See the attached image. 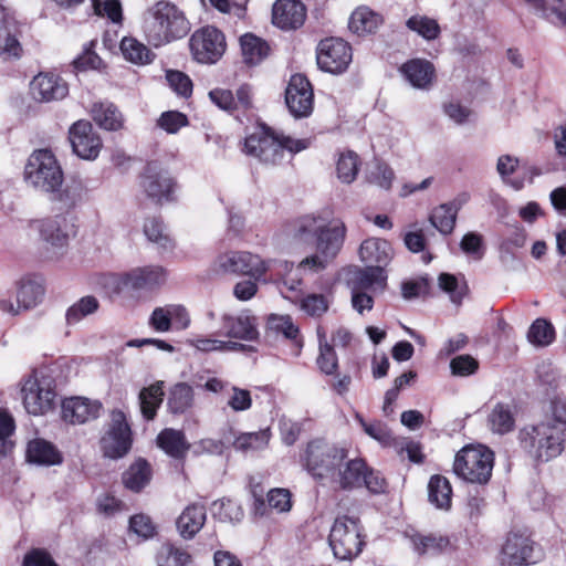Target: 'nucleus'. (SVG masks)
Here are the masks:
<instances>
[{"label": "nucleus", "mask_w": 566, "mask_h": 566, "mask_svg": "<svg viewBox=\"0 0 566 566\" xmlns=\"http://www.w3.org/2000/svg\"><path fill=\"white\" fill-rule=\"evenodd\" d=\"M346 233L345 222L331 218L326 211L303 214L287 228V235L296 247L314 248L315 252L298 264L300 269L314 272L326 269L336 259L343 249Z\"/></svg>", "instance_id": "1"}, {"label": "nucleus", "mask_w": 566, "mask_h": 566, "mask_svg": "<svg viewBox=\"0 0 566 566\" xmlns=\"http://www.w3.org/2000/svg\"><path fill=\"white\" fill-rule=\"evenodd\" d=\"M221 327L224 336L244 342H254L260 335L258 318L249 310L238 314H223Z\"/></svg>", "instance_id": "18"}, {"label": "nucleus", "mask_w": 566, "mask_h": 566, "mask_svg": "<svg viewBox=\"0 0 566 566\" xmlns=\"http://www.w3.org/2000/svg\"><path fill=\"white\" fill-rule=\"evenodd\" d=\"M69 139L73 153L85 160H94L98 157L103 147L99 135L87 120H77L69 130Z\"/></svg>", "instance_id": "17"}, {"label": "nucleus", "mask_w": 566, "mask_h": 566, "mask_svg": "<svg viewBox=\"0 0 566 566\" xmlns=\"http://www.w3.org/2000/svg\"><path fill=\"white\" fill-rule=\"evenodd\" d=\"M189 46L195 61L201 64H214L224 54L227 43L220 30L208 25L192 33Z\"/></svg>", "instance_id": "12"}, {"label": "nucleus", "mask_w": 566, "mask_h": 566, "mask_svg": "<svg viewBox=\"0 0 566 566\" xmlns=\"http://www.w3.org/2000/svg\"><path fill=\"white\" fill-rule=\"evenodd\" d=\"M305 19L306 8L300 0H276L273 4L272 22L282 30H296Z\"/></svg>", "instance_id": "21"}, {"label": "nucleus", "mask_w": 566, "mask_h": 566, "mask_svg": "<svg viewBox=\"0 0 566 566\" xmlns=\"http://www.w3.org/2000/svg\"><path fill=\"white\" fill-rule=\"evenodd\" d=\"M316 57L319 69L338 74L344 72L352 62V48L342 39H325L318 44Z\"/></svg>", "instance_id": "14"}, {"label": "nucleus", "mask_w": 566, "mask_h": 566, "mask_svg": "<svg viewBox=\"0 0 566 566\" xmlns=\"http://www.w3.org/2000/svg\"><path fill=\"white\" fill-rule=\"evenodd\" d=\"M212 515L221 522H239L243 517L241 505L230 499H222L212 503Z\"/></svg>", "instance_id": "53"}, {"label": "nucleus", "mask_w": 566, "mask_h": 566, "mask_svg": "<svg viewBox=\"0 0 566 566\" xmlns=\"http://www.w3.org/2000/svg\"><path fill=\"white\" fill-rule=\"evenodd\" d=\"M149 326L158 333H167L171 328L186 329L190 324V317L180 304H168L154 308L149 319Z\"/></svg>", "instance_id": "20"}, {"label": "nucleus", "mask_w": 566, "mask_h": 566, "mask_svg": "<svg viewBox=\"0 0 566 566\" xmlns=\"http://www.w3.org/2000/svg\"><path fill=\"white\" fill-rule=\"evenodd\" d=\"M382 22L381 14L363 6L352 13L348 27L354 33L364 35L376 32Z\"/></svg>", "instance_id": "33"}, {"label": "nucleus", "mask_w": 566, "mask_h": 566, "mask_svg": "<svg viewBox=\"0 0 566 566\" xmlns=\"http://www.w3.org/2000/svg\"><path fill=\"white\" fill-rule=\"evenodd\" d=\"M413 551L419 555H434L441 553L449 546V539L433 534H412L410 537Z\"/></svg>", "instance_id": "43"}, {"label": "nucleus", "mask_w": 566, "mask_h": 566, "mask_svg": "<svg viewBox=\"0 0 566 566\" xmlns=\"http://www.w3.org/2000/svg\"><path fill=\"white\" fill-rule=\"evenodd\" d=\"M99 303L95 296L87 295L80 298L69 307L65 314L67 325H75L84 317L94 314L98 310Z\"/></svg>", "instance_id": "48"}, {"label": "nucleus", "mask_w": 566, "mask_h": 566, "mask_svg": "<svg viewBox=\"0 0 566 566\" xmlns=\"http://www.w3.org/2000/svg\"><path fill=\"white\" fill-rule=\"evenodd\" d=\"M44 296V287L36 280H22L17 291V303L10 298L0 300V311L10 315H19L21 311L35 307Z\"/></svg>", "instance_id": "19"}, {"label": "nucleus", "mask_w": 566, "mask_h": 566, "mask_svg": "<svg viewBox=\"0 0 566 566\" xmlns=\"http://www.w3.org/2000/svg\"><path fill=\"white\" fill-rule=\"evenodd\" d=\"M206 507L202 504H189L177 518V528L184 538H192L205 525Z\"/></svg>", "instance_id": "32"}, {"label": "nucleus", "mask_w": 566, "mask_h": 566, "mask_svg": "<svg viewBox=\"0 0 566 566\" xmlns=\"http://www.w3.org/2000/svg\"><path fill=\"white\" fill-rule=\"evenodd\" d=\"M467 201L468 196L461 195L451 202L440 205L430 214V223L441 234H450L454 229L458 212Z\"/></svg>", "instance_id": "27"}, {"label": "nucleus", "mask_w": 566, "mask_h": 566, "mask_svg": "<svg viewBox=\"0 0 566 566\" xmlns=\"http://www.w3.org/2000/svg\"><path fill=\"white\" fill-rule=\"evenodd\" d=\"M27 458L41 465H54L62 461L60 452L49 441L34 439L28 443Z\"/></svg>", "instance_id": "36"}, {"label": "nucleus", "mask_w": 566, "mask_h": 566, "mask_svg": "<svg viewBox=\"0 0 566 566\" xmlns=\"http://www.w3.org/2000/svg\"><path fill=\"white\" fill-rule=\"evenodd\" d=\"M150 479V464L143 459L134 462L123 474L124 485L134 492H139L149 483Z\"/></svg>", "instance_id": "38"}, {"label": "nucleus", "mask_w": 566, "mask_h": 566, "mask_svg": "<svg viewBox=\"0 0 566 566\" xmlns=\"http://www.w3.org/2000/svg\"><path fill=\"white\" fill-rule=\"evenodd\" d=\"M405 78L415 88L428 90L432 85L436 70L431 62L423 59H413L400 67Z\"/></svg>", "instance_id": "28"}, {"label": "nucleus", "mask_w": 566, "mask_h": 566, "mask_svg": "<svg viewBox=\"0 0 566 566\" xmlns=\"http://www.w3.org/2000/svg\"><path fill=\"white\" fill-rule=\"evenodd\" d=\"M319 340V355L316 359L319 370L326 375H333L338 367L337 355L332 345L326 340L325 333L317 329Z\"/></svg>", "instance_id": "49"}, {"label": "nucleus", "mask_w": 566, "mask_h": 566, "mask_svg": "<svg viewBox=\"0 0 566 566\" xmlns=\"http://www.w3.org/2000/svg\"><path fill=\"white\" fill-rule=\"evenodd\" d=\"M30 91L35 101L51 102L64 98L69 88L57 75L40 73L30 83Z\"/></svg>", "instance_id": "22"}, {"label": "nucleus", "mask_w": 566, "mask_h": 566, "mask_svg": "<svg viewBox=\"0 0 566 566\" xmlns=\"http://www.w3.org/2000/svg\"><path fill=\"white\" fill-rule=\"evenodd\" d=\"M438 283L440 289L450 295L454 304H460L468 292L467 284L460 283L454 275L449 273H441Z\"/></svg>", "instance_id": "56"}, {"label": "nucleus", "mask_w": 566, "mask_h": 566, "mask_svg": "<svg viewBox=\"0 0 566 566\" xmlns=\"http://www.w3.org/2000/svg\"><path fill=\"white\" fill-rule=\"evenodd\" d=\"M301 464L319 485L350 491L361 476L363 459L349 458L344 446L314 439L301 453Z\"/></svg>", "instance_id": "2"}, {"label": "nucleus", "mask_w": 566, "mask_h": 566, "mask_svg": "<svg viewBox=\"0 0 566 566\" xmlns=\"http://www.w3.org/2000/svg\"><path fill=\"white\" fill-rule=\"evenodd\" d=\"M268 505L277 513L289 512L292 507L291 493L286 489H273L268 493Z\"/></svg>", "instance_id": "64"}, {"label": "nucleus", "mask_w": 566, "mask_h": 566, "mask_svg": "<svg viewBox=\"0 0 566 566\" xmlns=\"http://www.w3.org/2000/svg\"><path fill=\"white\" fill-rule=\"evenodd\" d=\"M96 15L106 17L114 23H120L123 19L122 4L119 0H92Z\"/></svg>", "instance_id": "58"}, {"label": "nucleus", "mask_w": 566, "mask_h": 566, "mask_svg": "<svg viewBox=\"0 0 566 566\" xmlns=\"http://www.w3.org/2000/svg\"><path fill=\"white\" fill-rule=\"evenodd\" d=\"M188 124L187 116L177 111L164 112L157 120V125L168 134H176Z\"/></svg>", "instance_id": "61"}, {"label": "nucleus", "mask_w": 566, "mask_h": 566, "mask_svg": "<svg viewBox=\"0 0 566 566\" xmlns=\"http://www.w3.org/2000/svg\"><path fill=\"white\" fill-rule=\"evenodd\" d=\"M163 381H157L139 392L140 411L145 419L151 420L157 413V409L163 402L164 391Z\"/></svg>", "instance_id": "40"}, {"label": "nucleus", "mask_w": 566, "mask_h": 566, "mask_svg": "<svg viewBox=\"0 0 566 566\" xmlns=\"http://www.w3.org/2000/svg\"><path fill=\"white\" fill-rule=\"evenodd\" d=\"M406 27L427 41H433L440 36L441 29L438 21L422 14H413L406 21Z\"/></svg>", "instance_id": "44"}, {"label": "nucleus", "mask_w": 566, "mask_h": 566, "mask_svg": "<svg viewBox=\"0 0 566 566\" xmlns=\"http://www.w3.org/2000/svg\"><path fill=\"white\" fill-rule=\"evenodd\" d=\"M24 181L28 186L50 195L64 181L63 170L51 150H34L24 167Z\"/></svg>", "instance_id": "7"}, {"label": "nucleus", "mask_w": 566, "mask_h": 566, "mask_svg": "<svg viewBox=\"0 0 566 566\" xmlns=\"http://www.w3.org/2000/svg\"><path fill=\"white\" fill-rule=\"evenodd\" d=\"M165 281L166 272L158 265L133 269L124 277V284L134 290H153L164 284Z\"/></svg>", "instance_id": "25"}, {"label": "nucleus", "mask_w": 566, "mask_h": 566, "mask_svg": "<svg viewBox=\"0 0 566 566\" xmlns=\"http://www.w3.org/2000/svg\"><path fill=\"white\" fill-rule=\"evenodd\" d=\"M101 403L87 398L73 397L62 402V417L70 423H84L96 419L101 411Z\"/></svg>", "instance_id": "24"}, {"label": "nucleus", "mask_w": 566, "mask_h": 566, "mask_svg": "<svg viewBox=\"0 0 566 566\" xmlns=\"http://www.w3.org/2000/svg\"><path fill=\"white\" fill-rule=\"evenodd\" d=\"M527 339L535 346H547L555 339L553 325L544 318H537L527 332Z\"/></svg>", "instance_id": "52"}, {"label": "nucleus", "mask_w": 566, "mask_h": 566, "mask_svg": "<svg viewBox=\"0 0 566 566\" xmlns=\"http://www.w3.org/2000/svg\"><path fill=\"white\" fill-rule=\"evenodd\" d=\"M394 251L387 240L369 238L363 241L359 248V258L363 262L373 266H385L391 261Z\"/></svg>", "instance_id": "29"}, {"label": "nucleus", "mask_w": 566, "mask_h": 566, "mask_svg": "<svg viewBox=\"0 0 566 566\" xmlns=\"http://www.w3.org/2000/svg\"><path fill=\"white\" fill-rule=\"evenodd\" d=\"M517 407L513 402H496L488 415V427L496 434H506L514 430Z\"/></svg>", "instance_id": "30"}, {"label": "nucleus", "mask_w": 566, "mask_h": 566, "mask_svg": "<svg viewBox=\"0 0 566 566\" xmlns=\"http://www.w3.org/2000/svg\"><path fill=\"white\" fill-rule=\"evenodd\" d=\"M144 233L149 241L157 243L165 250H169L174 247L171 239L165 232L163 223L155 218L145 221Z\"/></svg>", "instance_id": "57"}, {"label": "nucleus", "mask_w": 566, "mask_h": 566, "mask_svg": "<svg viewBox=\"0 0 566 566\" xmlns=\"http://www.w3.org/2000/svg\"><path fill=\"white\" fill-rule=\"evenodd\" d=\"M22 54V45L18 39L15 21L0 9V56L8 61L19 59Z\"/></svg>", "instance_id": "26"}, {"label": "nucleus", "mask_w": 566, "mask_h": 566, "mask_svg": "<svg viewBox=\"0 0 566 566\" xmlns=\"http://www.w3.org/2000/svg\"><path fill=\"white\" fill-rule=\"evenodd\" d=\"M517 441L521 449L537 462H547L564 450V429L557 423L541 422L520 429Z\"/></svg>", "instance_id": "6"}, {"label": "nucleus", "mask_w": 566, "mask_h": 566, "mask_svg": "<svg viewBox=\"0 0 566 566\" xmlns=\"http://www.w3.org/2000/svg\"><path fill=\"white\" fill-rule=\"evenodd\" d=\"M366 486L373 493H381L385 491V480L374 471L369 470L366 462L363 460L361 476L357 484L353 485L350 490Z\"/></svg>", "instance_id": "62"}, {"label": "nucleus", "mask_w": 566, "mask_h": 566, "mask_svg": "<svg viewBox=\"0 0 566 566\" xmlns=\"http://www.w3.org/2000/svg\"><path fill=\"white\" fill-rule=\"evenodd\" d=\"M273 262L263 260L248 251H231L219 255L214 261V270L221 273L247 275L261 280L271 269Z\"/></svg>", "instance_id": "10"}, {"label": "nucleus", "mask_w": 566, "mask_h": 566, "mask_svg": "<svg viewBox=\"0 0 566 566\" xmlns=\"http://www.w3.org/2000/svg\"><path fill=\"white\" fill-rule=\"evenodd\" d=\"M86 195V189L82 181L71 180L65 185L56 187V191L50 192L51 199L60 202L65 208H72L80 203Z\"/></svg>", "instance_id": "39"}, {"label": "nucleus", "mask_w": 566, "mask_h": 566, "mask_svg": "<svg viewBox=\"0 0 566 566\" xmlns=\"http://www.w3.org/2000/svg\"><path fill=\"white\" fill-rule=\"evenodd\" d=\"M41 239L52 249L62 250L69 242V223L63 214L35 221Z\"/></svg>", "instance_id": "23"}, {"label": "nucleus", "mask_w": 566, "mask_h": 566, "mask_svg": "<svg viewBox=\"0 0 566 566\" xmlns=\"http://www.w3.org/2000/svg\"><path fill=\"white\" fill-rule=\"evenodd\" d=\"M191 556L181 548L174 546L163 547L157 555L158 566H187Z\"/></svg>", "instance_id": "55"}, {"label": "nucleus", "mask_w": 566, "mask_h": 566, "mask_svg": "<svg viewBox=\"0 0 566 566\" xmlns=\"http://www.w3.org/2000/svg\"><path fill=\"white\" fill-rule=\"evenodd\" d=\"M310 145V138H293L262 126L245 138L244 153L263 165L277 166L290 161Z\"/></svg>", "instance_id": "3"}, {"label": "nucleus", "mask_w": 566, "mask_h": 566, "mask_svg": "<svg viewBox=\"0 0 566 566\" xmlns=\"http://www.w3.org/2000/svg\"><path fill=\"white\" fill-rule=\"evenodd\" d=\"M537 17L566 29V0H545Z\"/></svg>", "instance_id": "51"}, {"label": "nucleus", "mask_w": 566, "mask_h": 566, "mask_svg": "<svg viewBox=\"0 0 566 566\" xmlns=\"http://www.w3.org/2000/svg\"><path fill=\"white\" fill-rule=\"evenodd\" d=\"M15 429L14 420L6 411L0 410V455H6L13 448V442L10 440Z\"/></svg>", "instance_id": "59"}, {"label": "nucleus", "mask_w": 566, "mask_h": 566, "mask_svg": "<svg viewBox=\"0 0 566 566\" xmlns=\"http://www.w3.org/2000/svg\"><path fill=\"white\" fill-rule=\"evenodd\" d=\"M157 444L168 455L175 459H182L190 449L185 433L180 430L167 428L157 436Z\"/></svg>", "instance_id": "34"}, {"label": "nucleus", "mask_w": 566, "mask_h": 566, "mask_svg": "<svg viewBox=\"0 0 566 566\" xmlns=\"http://www.w3.org/2000/svg\"><path fill=\"white\" fill-rule=\"evenodd\" d=\"M313 88L302 74L291 76L285 91V103L295 118L307 117L313 112Z\"/></svg>", "instance_id": "16"}, {"label": "nucleus", "mask_w": 566, "mask_h": 566, "mask_svg": "<svg viewBox=\"0 0 566 566\" xmlns=\"http://www.w3.org/2000/svg\"><path fill=\"white\" fill-rule=\"evenodd\" d=\"M328 543L336 558L350 560L357 557L365 545L359 520L347 515L336 517Z\"/></svg>", "instance_id": "9"}, {"label": "nucleus", "mask_w": 566, "mask_h": 566, "mask_svg": "<svg viewBox=\"0 0 566 566\" xmlns=\"http://www.w3.org/2000/svg\"><path fill=\"white\" fill-rule=\"evenodd\" d=\"M359 157L354 151H345L339 155L336 163V175L340 182L349 185L352 184L359 171Z\"/></svg>", "instance_id": "47"}, {"label": "nucleus", "mask_w": 566, "mask_h": 566, "mask_svg": "<svg viewBox=\"0 0 566 566\" xmlns=\"http://www.w3.org/2000/svg\"><path fill=\"white\" fill-rule=\"evenodd\" d=\"M270 437L269 429L241 433L235 438L233 448L244 453L260 451L268 447Z\"/></svg>", "instance_id": "45"}, {"label": "nucleus", "mask_w": 566, "mask_h": 566, "mask_svg": "<svg viewBox=\"0 0 566 566\" xmlns=\"http://www.w3.org/2000/svg\"><path fill=\"white\" fill-rule=\"evenodd\" d=\"M243 61L249 65L261 63L270 52L269 44L261 38L247 33L240 38Z\"/></svg>", "instance_id": "37"}, {"label": "nucleus", "mask_w": 566, "mask_h": 566, "mask_svg": "<svg viewBox=\"0 0 566 566\" xmlns=\"http://www.w3.org/2000/svg\"><path fill=\"white\" fill-rule=\"evenodd\" d=\"M142 30L147 42L159 48L184 38L190 30V23L176 4L161 0L145 11Z\"/></svg>", "instance_id": "4"}, {"label": "nucleus", "mask_w": 566, "mask_h": 566, "mask_svg": "<svg viewBox=\"0 0 566 566\" xmlns=\"http://www.w3.org/2000/svg\"><path fill=\"white\" fill-rule=\"evenodd\" d=\"M91 112L95 123L106 130H117L123 126L122 114L113 104H94Z\"/></svg>", "instance_id": "42"}, {"label": "nucleus", "mask_w": 566, "mask_h": 566, "mask_svg": "<svg viewBox=\"0 0 566 566\" xmlns=\"http://www.w3.org/2000/svg\"><path fill=\"white\" fill-rule=\"evenodd\" d=\"M193 390L192 388L180 382L174 386L168 398V406L171 412L182 413L192 406Z\"/></svg>", "instance_id": "50"}, {"label": "nucleus", "mask_w": 566, "mask_h": 566, "mask_svg": "<svg viewBox=\"0 0 566 566\" xmlns=\"http://www.w3.org/2000/svg\"><path fill=\"white\" fill-rule=\"evenodd\" d=\"M140 186L146 196L156 202L174 199L176 184L169 172L155 161L145 167Z\"/></svg>", "instance_id": "15"}, {"label": "nucleus", "mask_w": 566, "mask_h": 566, "mask_svg": "<svg viewBox=\"0 0 566 566\" xmlns=\"http://www.w3.org/2000/svg\"><path fill=\"white\" fill-rule=\"evenodd\" d=\"M428 500L439 510L448 511L452 502V488L450 481L440 474H434L428 483Z\"/></svg>", "instance_id": "35"}, {"label": "nucleus", "mask_w": 566, "mask_h": 566, "mask_svg": "<svg viewBox=\"0 0 566 566\" xmlns=\"http://www.w3.org/2000/svg\"><path fill=\"white\" fill-rule=\"evenodd\" d=\"M542 557L527 531H513L507 534L501 552V563L505 566H527Z\"/></svg>", "instance_id": "11"}, {"label": "nucleus", "mask_w": 566, "mask_h": 566, "mask_svg": "<svg viewBox=\"0 0 566 566\" xmlns=\"http://www.w3.org/2000/svg\"><path fill=\"white\" fill-rule=\"evenodd\" d=\"M227 406L235 412L249 410L252 406L251 392L248 389L232 386Z\"/></svg>", "instance_id": "63"}, {"label": "nucleus", "mask_w": 566, "mask_h": 566, "mask_svg": "<svg viewBox=\"0 0 566 566\" xmlns=\"http://www.w3.org/2000/svg\"><path fill=\"white\" fill-rule=\"evenodd\" d=\"M493 464L494 454L489 448L469 446L457 453L453 471L467 482L485 484L492 475Z\"/></svg>", "instance_id": "8"}, {"label": "nucleus", "mask_w": 566, "mask_h": 566, "mask_svg": "<svg viewBox=\"0 0 566 566\" xmlns=\"http://www.w3.org/2000/svg\"><path fill=\"white\" fill-rule=\"evenodd\" d=\"M20 398L28 415L46 416L57 406L56 380L46 368L34 369L20 381Z\"/></svg>", "instance_id": "5"}, {"label": "nucleus", "mask_w": 566, "mask_h": 566, "mask_svg": "<svg viewBox=\"0 0 566 566\" xmlns=\"http://www.w3.org/2000/svg\"><path fill=\"white\" fill-rule=\"evenodd\" d=\"M395 179L394 170L385 163L376 161L366 172V180L381 189L389 190Z\"/></svg>", "instance_id": "54"}, {"label": "nucleus", "mask_w": 566, "mask_h": 566, "mask_svg": "<svg viewBox=\"0 0 566 566\" xmlns=\"http://www.w3.org/2000/svg\"><path fill=\"white\" fill-rule=\"evenodd\" d=\"M120 51L127 61L139 65L151 63L155 57L144 43L132 36H125L120 41Z\"/></svg>", "instance_id": "41"}, {"label": "nucleus", "mask_w": 566, "mask_h": 566, "mask_svg": "<svg viewBox=\"0 0 566 566\" xmlns=\"http://www.w3.org/2000/svg\"><path fill=\"white\" fill-rule=\"evenodd\" d=\"M270 328L276 333H281L285 338L291 339L295 346L294 355H298L303 346L298 338V327L294 325L292 318L287 315H272L269 318Z\"/></svg>", "instance_id": "46"}, {"label": "nucleus", "mask_w": 566, "mask_h": 566, "mask_svg": "<svg viewBox=\"0 0 566 566\" xmlns=\"http://www.w3.org/2000/svg\"><path fill=\"white\" fill-rule=\"evenodd\" d=\"M166 80L169 87L179 96L189 97L192 93V82L190 77L180 71H167Z\"/></svg>", "instance_id": "60"}, {"label": "nucleus", "mask_w": 566, "mask_h": 566, "mask_svg": "<svg viewBox=\"0 0 566 566\" xmlns=\"http://www.w3.org/2000/svg\"><path fill=\"white\" fill-rule=\"evenodd\" d=\"M387 275L381 266L368 265L352 272L348 283L352 291L384 290Z\"/></svg>", "instance_id": "31"}, {"label": "nucleus", "mask_w": 566, "mask_h": 566, "mask_svg": "<svg viewBox=\"0 0 566 566\" xmlns=\"http://www.w3.org/2000/svg\"><path fill=\"white\" fill-rule=\"evenodd\" d=\"M132 447V431L123 411L114 410L111 415V423L101 439V448L105 457L109 459L123 458Z\"/></svg>", "instance_id": "13"}]
</instances>
